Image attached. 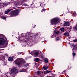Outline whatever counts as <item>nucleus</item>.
I'll return each mask as SVG.
<instances>
[{
	"label": "nucleus",
	"mask_w": 77,
	"mask_h": 77,
	"mask_svg": "<svg viewBox=\"0 0 77 77\" xmlns=\"http://www.w3.org/2000/svg\"><path fill=\"white\" fill-rule=\"evenodd\" d=\"M16 60H19V61L18 62H17V61H14V62L16 64H17L18 65H21L22 64H23L26 63V61L24 60L23 59H20V58L17 59Z\"/></svg>",
	"instance_id": "1"
},
{
	"label": "nucleus",
	"mask_w": 77,
	"mask_h": 77,
	"mask_svg": "<svg viewBox=\"0 0 77 77\" xmlns=\"http://www.w3.org/2000/svg\"><path fill=\"white\" fill-rule=\"evenodd\" d=\"M60 21V20L58 18H54L51 21V24H57V23Z\"/></svg>",
	"instance_id": "2"
},
{
	"label": "nucleus",
	"mask_w": 77,
	"mask_h": 77,
	"mask_svg": "<svg viewBox=\"0 0 77 77\" xmlns=\"http://www.w3.org/2000/svg\"><path fill=\"white\" fill-rule=\"evenodd\" d=\"M18 10L13 11L11 12L10 15H12V16H13V15L14 16H17L18 14Z\"/></svg>",
	"instance_id": "3"
},
{
	"label": "nucleus",
	"mask_w": 77,
	"mask_h": 77,
	"mask_svg": "<svg viewBox=\"0 0 77 77\" xmlns=\"http://www.w3.org/2000/svg\"><path fill=\"white\" fill-rule=\"evenodd\" d=\"M18 70L16 67H14L11 69V72L14 73V74H16L18 73Z\"/></svg>",
	"instance_id": "4"
},
{
	"label": "nucleus",
	"mask_w": 77,
	"mask_h": 77,
	"mask_svg": "<svg viewBox=\"0 0 77 77\" xmlns=\"http://www.w3.org/2000/svg\"><path fill=\"white\" fill-rule=\"evenodd\" d=\"M30 34L31 35H32V33H30V32H27L26 33V35H27L26 36H24L23 37H22V38H23V40H24V39H25V41L27 40V39H28L29 38V36H30V37H32V36L30 35Z\"/></svg>",
	"instance_id": "5"
},
{
	"label": "nucleus",
	"mask_w": 77,
	"mask_h": 77,
	"mask_svg": "<svg viewBox=\"0 0 77 77\" xmlns=\"http://www.w3.org/2000/svg\"><path fill=\"white\" fill-rule=\"evenodd\" d=\"M72 47H74L73 49H72V51L73 52H74V50H77V45H75L74 44H72L70 45Z\"/></svg>",
	"instance_id": "6"
},
{
	"label": "nucleus",
	"mask_w": 77,
	"mask_h": 77,
	"mask_svg": "<svg viewBox=\"0 0 77 77\" xmlns=\"http://www.w3.org/2000/svg\"><path fill=\"white\" fill-rule=\"evenodd\" d=\"M5 40L3 38H0V45H3L5 44Z\"/></svg>",
	"instance_id": "7"
},
{
	"label": "nucleus",
	"mask_w": 77,
	"mask_h": 77,
	"mask_svg": "<svg viewBox=\"0 0 77 77\" xmlns=\"http://www.w3.org/2000/svg\"><path fill=\"white\" fill-rule=\"evenodd\" d=\"M63 25L64 26H66V27L68 26H70V24H69V22H65L64 23H63Z\"/></svg>",
	"instance_id": "8"
},
{
	"label": "nucleus",
	"mask_w": 77,
	"mask_h": 77,
	"mask_svg": "<svg viewBox=\"0 0 77 77\" xmlns=\"http://www.w3.org/2000/svg\"><path fill=\"white\" fill-rule=\"evenodd\" d=\"M8 60L10 61V62H11V61H12L13 60V58L12 57H10L8 58Z\"/></svg>",
	"instance_id": "9"
},
{
	"label": "nucleus",
	"mask_w": 77,
	"mask_h": 77,
	"mask_svg": "<svg viewBox=\"0 0 77 77\" xmlns=\"http://www.w3.org/2000/svg\"><path fill=\"white\" fill-rule=\"evenodd\" d=\"M64 35L68 36L69 35V33L68 32H66L64 33Z\"/></svg>",
	"instance_id": "10"
},
{
	"label": "nucleus",
	"mask_w": 77,
	"mask_h": 77,
	"mask_svg": "<svg viewBox=\"0 0 77 77\" xmlns=\"http://www.w3.org/2000/svg\"><path fill=\"white\" fill-rule=\"evenodd\" d=\"M38 54H39V52H37L34 54V56L35 57H38Z\"/></svg>",
	"instance_id": "11"
},
{
	"label": "nucleus",
	"mask_w": 77,
	"mask_h": 77,
	"mask_svg": "<svg viewBox=\"0 0 77 77\" xmlns=\"http://www.w3.org/2000/svg\"><path fill=\"white\" fill-rule=\"evenodd\" d=\"M34 60L35 62H38L39 61V59L38 58H35L34 59Z\"/></svg>",
	"instance_id": "12"
},
{
	"label": "nucleus",
	"mask_w": 77,
	"mask_h": 77,
	"mask_svg": "<svg viewBox=\"0 0 77 77\" xmlns=\"http://www.w3.org/2000/svg\"><path fill=\"white\" fill-rule=\"evenodd\" d=\"M45 72L46 74H48V73H49V72H52L51 71L46 70Z\"/></svg>",
	"instance_id": "13"
},
{
	"label": "nucleus",
	"mask_w": 77,
	"mask_h": 77,
	"mask_svg": "<svg viewBox=\"0 0 77 77\" xmlns=\"http://www.w3.org/2000/svg\"><path fill=\"white\" fill-rule=\"evenodd\" d=\"M48 66H43V69L44 70H47L48 69Z\"/></svg>",
	"instance_id": "14"
},
{
	"label": "nucleus",
	"mask_w": 77,
	"mask_h": 77,
	"mask_svg": "<svg viewBox=\"0 0 77 77\" xmlns=\"http://www.w3.org/2000/svg\"><path fill=\"white\" fill-rule=\"evenodd\" d=\"M60 40V38L57 37H55V41H58Z\"/></svg>",
	"instance_id": "15"
},
{
	"label": "nucleus",
	"mask_w": 77,
	"mask_h": 77,
	"mask_svg": "<svg viewBox=\"0 0 77 77\" xmlns=\"http://www.w3.org/2000/svg\"><path fill=\"white\" fill-rule=\"evenodd\" d=\"M44 60L45 63H48V60L47 59L45 58L44 59Z\"/></svg>",
	"instance_id": "16"
},
{
	"label": "nucleus",
	"mask_w": 77,
	"mask_h": 77,
	"mask_svg": "<svg viewBox=\"0 0 77 77\" xmlns=\"http://www.w3.org/2000/svg\"><path fill=\"white\" fill-rule=\"evenodd\" d=\"M10 11L9 10V9L7 10V11H5V14H8V13Z\"/></svg>",
	"instance_id": "17"
},
{
	"label": "nucleus",
	"mask_w": 77,
	"mask_h": 77,
	"mask_svg": "<svg viewBox=\"0 0 77 77\" xmlns=\"http://www.w3.org/2000/svg\"><path fill=\"white\" fill-rule=\"evenodd\" d=\"M60 29L62 32H63L65 30V29L63 28H60Z\"/></svg>",
	"instance_id": "18"
},
{
	"label": "nucleus",
	"mask_w": 77,
	"mask_h": 77,
	"mask_svg": "<svg viewBox=\"0 0 77 77\" xmlns=\"http://www.w3.org/2000/svg\"><path fill=\"white\" fill-rule=\"evenodd\" d=\"M37 73L38 74V75H40V74H41V72L39 71H37Z\"/></svg>",
	"instance_id": "19"
},
{
	"label": "nucleus",
	"mask_w": 77,
	"mask_h": 77,
	"mask_svg": "<svg viewBox=\"0 0 77 77\" xmlns=\"http://www.w3.org/2000/svg\"><path fill=\"white\" fill-rule=\"evenodd\" d=\"M73 29H74L75 30H77V25L76 26L73 27Z\"/></svg>",
	"instance_id": "20"
},
{
	"label": "nucleus",
	"mask_w": 77,
	"mask_h": 77,
	"mask_svg": "<svg viewBox=\"0 0 77 77\" xmlns=\"http://www.w3.org/2000/svg\"><path fill=\"white\" fill-rule=\"evenodd\" d=\"M24 2V1H20V3H19V4H22V3H23Z\"/></svg>",
	"instance_id": "21"
},
{
	"label": "nucleus",
	"mask_w": 77,
	"mask_h": 77,
	"mask_svg": "<svg viewBox=\"0 0 77 77\" xmlns=\"http://www.w3.org/2000/svg\"><path fill=\"white\" fill-rule=\"evenodd\" d=\"M21 53V52H18L16 54L17 55H19V54H20Z\"/></svg>",
	"instance_id": "22"
},
{
	"label": "nucleus",
	"mask_w": 77,
	"mask_h": 77,
	"mask_svg": "<svg viewBox=\"0 0 77 77\" xmlns=\"http://www.w3.org/2000/svg\"><path fill=\"white\" fill-rule=\"evenodd\" d=\"M1 18H2V19H6V17L4 16H2L1 17Z\"/></svg>",
	"instance_id": "23"
},
{
	"label": "nucleus",
	"mask_w": 77,
	"mask_h": 77,
	"mask_svg": "<svg viewBox=\"0 0 77 77\" xmlns=\"http://www.w3.org/2000/svg\"><path fill=\"white\" fill-rule=\"evenodd\" d=\"M73 42H77V39H75L73 40Z\"/></svg>",
	"instance_id": "24"
},
{
	"label": "nucleus",
	"mask_w": 77,
	"mask_h": 77,
	"mask_svg": "<svg viewBox=\"0 0 77 77\" xmlns=\"http://www.w3.org/2000/svg\"><path fill=\"white\" fill-rule=\"evenodd\" d=\"M2 5H3V6H6V4L5 3H3V5L2 4Z\"/></svg>",
	"instance_id": "25"
},
{
	"label": "nucleus",
	"mask_w": 77,
	"mask_h": 77,
	"mask_svg": "<svg viewBox=\"0 0 77 77\" xmlns=\"http://www.w3.org/2000/svg\"><path fill=\"white\" fill-rule=\"evenodd\" d=\"M72 55L73 56H75V53H72Z\"/></svg>",
	"instance_id": "26"
},
{
	"label": "nucleus",
	"mask_w": 77,
	"mask_h": 77,
	"mask_svg": "<svg viewBox=\"0 0 77 77\" xmlns=\"http://www.w3.org/2000/svg\"><path fill=\"white\" fill-rule=\"evenodd\" d=\"M58 33H59V32L57 31L56 33V34H58Z\"/></svg>",
	"instance_id": "27"
},
{
	"label": "nucleus",
	"mask_w": 77,
	"mask_h": 77,
	"mask_svg": "<svg viewBox=\"0 0 77 77\" xmlns=\"http://www.w3.org/2000/svg\"><path fill=\"white\" fill-rule=\"evenodd\" d=\"M31 54H32V55H33V52H31L30 53Z\"/></svg>",
	"instance_id": "28"
},
{
	"label": "nucleus",
	"mask_w": 77,
	"mask_h": 77,
	"mask_svg": "<svg viewBox=\"0 0 77 77\" xmlns=\"http://www.w3.org/2000/svg\"><path fill=\"white\" fill-rule=\"evenodd\" d=\"M41 57L42 58H43L44 57V56H43L42 55H41Z\"/></svg>",
	"instance_id": "29"
},
{
	"label": "nucleus",
	"mask_w": 77,
	"mask_h": 77,
	"mask_svg": "<svg viewBox=\"0 0 77 77\" xmlns=\"http://www.w3.org/2000/svg\"><path fill=\"white\" fill-rule=\"evenodd\" d=\"M43 11H45V10L44 9H42V12H43Z\"/></svg>",
	"instance_id": "30"
},
{
	"label": "nucleus",
	"mask_w": 77,
	"mask_h": 77,
	"mask_svg": "<svg viewBox=\"0 0 77 77\" xmlns=\"http://www.w3.org/2000/svg\"><path fill=\"white\" fill-rule=\"evenodd\" d=\"M73 17H75V14H73Z\"/></svg>",
	"instance_id": "31"
},
{
	"label": "nucleus",
	"mask_w": 77,
	"mask_h": 77,
	"mask_svg": "<svg viewBox=\"0 0 77 77\" xmlns=\"http://www.w3.org/2000/svg\"><path fill=\"white\" fill-rule=\"evenodd\" d=\"M16 5V6H18V5Z\"/></svg>",
	"instance_id": "32"
},
{
	"label": "nucleus",
	"mask_w": 77,
	"mask_h": 77,
	"mask_svg": "<svg viewBox=\"0 0 77 77\" xmlns=\"http://www.w3.org/2000/svg\"><path fill=\"white\" fill-rule=\"evenodd\" d=\"M6 40L7 42H8V40H7V38H6Z\"/></svg>",
	"instance_id": "33"
},
{
	"label": "nucleus",
	"mask_w": 77,
	"mask_h": 77,
	"mask_svg": "<svg viewBox=\"0 0 77 77\" xmlns=\"http://www.w3.org/2000/svg\"><path fill=\"white\" fill-rule=\"evenodd\" d=\"M20 72H22V71H20Z\"/></svg>",
	"instance_id": "34"
},
{
	"label": "nucleus",
	"mask_w": 77,
	"mask_h": 77,
	"mask_svg": "<svg viewBox=\"0 0 77 77\" xmlns=\"http://www.w3.org/2000/svg\"><path fill=\"white\" fill-rule=\"evenodd\" d=\"M50 77H53V76H50Z\"/></svg>",
	"instance_id": "35"
},
{
	"label": "nucleus",
	"mask_w": 77,
	"mask_h": 77,
	"mask_svg": "<svg viewBox=\"0 0 77 77\" xmlns=\"http://www.w3.org/2000/svg\"><path fill=\"white\" fill-rule=\"evenodd\" d=\"M35 26H36V25H35Z\"/></svg>",
	"instance_id": "36"
},
{
	"label": "nucleus",
	"mask_w": 77,
	"mask_h": 77,
	"mask_svg": "<svg viewBox=\"0 0 77 77\" xmlns=\"http://www.w3.org/2000/svg\"><path fill=\"white\" fill-rule=\"evenodd\" d=\"M63 72H65V71H63Z\"/></svg>",
	"instance_id": "37"
},
{
	"label": "nucleus",
	"mask_w": 77,
	"mask_h": 77,
	"mask_svg": "<svg viewBox=\"0 0 77 77\" xmlns=\"http://www.w3.org/2000/svg\"><path fill=\"white\" fill-rule=\"evenodd\" d=\"M34 77H35V76H34Z\"/></svg>",
	"instance_id": "38"
}]
</instances>
